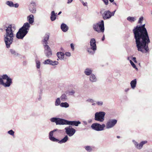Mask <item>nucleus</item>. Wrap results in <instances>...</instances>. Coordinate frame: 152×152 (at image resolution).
I'll use <instances>...</instances> for the list:
<instances>
[{"instance_id":"obj_1","label":"nucleus","mask_w":152,"mask_h":152,"mask_svg":"<svg viewBox=\"0 0 152 152\" xmlns=\"http://www.w3.org/2000/svg\"><path fill=\"white\" fill-rule=\"evenodd\" d=\"M145 24L137 26L133 30L136 47L139 51L146 53L149 51L148 44L150 40Z\"/></svg>"},{"instance_id":"obj_2","label":"nucleus","mask_w":152,"mask_h":152,"mask_svg":"<svg viewBox=\"0 0 152 152\" xmlns=\"http://www.w3.org/2000/svg\"><path fill=\"white\" fill-rule=\"evenodd\" d=\"M16 27L14 24H6L3 26V30L5 31L4 35V41L7 48H9L12 44L15 34L14 33Z\"/></svg>"},{"instance_id":"obj_3","label":"nucleus","mask_w":152,"mask_h":152,"mask_svg":"<svg viewBox=\"0 0 152 152\" xmlns=\"http://www.w3.org/2000/svg\"><path fill=\"white\" fill-rule=\"evenodd\" d=\"M30 27V24L26 22L24 23L17 33V38L18 39H23L28 32Z\"/></svg>"},{"instance_id":"obj_4","label":"nucleus","mask_w":152,"mask_h":152,"mask_svg":"<svg viewBox=\"0 0 152 152\" xmlns=\"http://www.w3.org/2000/svg\"><path fill=\"white\" fill-rule=\"evenodd\" d=\"M60 131V130L56 129L50 132L49 134V139L52 142H58L60 144L66 142L68 140V137L67 135H66L61 140H59L53 136V133L54 132H59Z\"/></svg>"},{"instance_id":"obj_5","label":"nucleus","mask_w":152,"mask_h":152,"mask_svg":"<svg viewBox=\"0 0 152 152\" xmlns=\"http://www.w3.org/2000/svg\"><path fill=\"white\" fill-rule=\"evenodd\" d=\"M12 80L7 75H4L0 77V85L6 88L9 87L12 83Z\"/></svg>"},{"instance_id":"obj_6","label":"nucleus","mask_w":152,"mask_h":152,"mask_svg":"<svg viewBox=\"0 0 152 152\" xmlns=\"http://www.w3.org/2000/svg\"><path fill=\"white\" fill-rule=\"evenodd\" d=\"M90 47L87 49V51L90 55H93L97 49L96 41L94 38H92L90 41Z\"/></svg>"},{"instance_id":"obj_7","label":"nucleus","mask_w":152,"mask_h":152,"mask_svg":"<svg viewBox=\"0 0 152 152\" xmlns=\"http://www.w3.org/2000/svg\"><path fill=\"white\" fill-rule=\"evenodd\" d=\"M93 28L95 31L97 32H99L100 31L103 32L104 30V21L101 20L100 22L94 24Z\"/></svg>"},{"instance_id":"obj_8","label":"nucleus","mask_w":152,"mask_h":152,"mask_svg":"<svg viewBox=\"0 0 152 152\" xmlns=\"http://www.w3.org/2000/svg\"><path fill=\"white\" fill-rule=\"evenodd\" d=\"M105 113L100 111L97 112L95 114L94 120L100 122H103L104 120Z\"/></svg>"},{"instance_id":"obj_9","label":"nucleus","mask_w":152,"mask_h":152,"mask_svg":"<svg viewBox=\"0 0 152 152\" xmlns=\"http://www.w3.org/2000/svg\"><path fill=\"white\" fill-rule=\"evenodd\" d=\"M50 121L55 122L56 125H64L67 124V120L58 118H52L50 119Z\"/></svg>"},{"instance_id":"obj_10","label":"nucleus","mask_w":152,"mask_h":152,"mask_svg":"<svg viewBox=\"0 0 152 152\" xmlns=\"http://www.w3.org/2000/svg\"><path fill=\"white\" fill-rule=\"evenodd\" d=\"M117 120L115 119H110L106 123V129H109L113 127L117 124Z\"/></svg>"},{"instance_id":"obj_11","label":"nucleus","mask_w":152,"mask_h":152,"mask_svg":"<svg viewBox=\"0 0 152 152\" xmlns=\"http://www.w3.org/2000/svg\"><path fill=\"white\" fill-rule=\"evenodd\" d=\"M64 129L66 133L69 137L72 136L76 132L75 129L70 126L68 127L65 128Z\"/></svg>"},{"instance_id":"obj_12","label":"nucleus","mask_w":152,"mask_h":152,"mask_svg":"<svg viewBox=\"0 0 152 152\" xmlns=\"http://www.w3.org/2000/svg\"><path fill=\"white\" fill-rule=\"evenodd\" d=\"M132 141L135 147L138 150H140L142 148L143 145L147 142V141H142L139 143H138L137 142H136L134 140H133Z\"/></svg>"},{"instance_id":"obj_13","label":"nucleus","mask_w":152,"mask_h":152,"mask_svg":"<svg viewBox=\"0 0 152 152\" xmlns=\"http://www.w3.org/2000/svg\"><path fill=\"white\" fill-rule=\"evenodd\" d=\"M44 52L48 58H49L52 55V51L49 46L48 45H44Z\"/></svg>"},{"instance_id":"obj_14","label":"nucleus","mask_w":152,"mask_h":152,"mask_svg":"<svg viewBox=\"0 0 152 152\" xmlns=\"http://www.w3.org/2000/svg\"><path fill=\"white\" fill-rule=\"evenodd\" d=\"M102 16L103 19L104 20L110 18L111 17L110 11L109 10L104 11L102 14Z\"/></svg>"},{"instance_id":"obj_15","label":"nucleus","mask_w":152,"mask_h":152,"mask_svg":"<svg viewBox=\"0 0 152 152\" xmlns=\"http://www.w3.org/2000/svg\"><path fill=\"white\" fill-rule=\"evenodd\" d=\"M36 3L32 1L31 3V5H30L29 10L32 13H35L36 10L35 8Z\"/></svg>"},{"instance_id":"obj_16","label":"nucleus","mask_w":152,"mask_h":152,"mask_svg":"<svg viewBox=\"0 0 152 152\" xmlns=\"http://www.w3.org/2000/svg\"><path fill=\"white\" fill-rule=\"evenodd\" d=\"M92 129L95 130L100 131H102L100 127V124L97 123L93 124L91 126Z\"/></svg>"},{"instance_id":"obj_17","label":"nucleus","mask_w":152,"mask_h":152,"mask_svg":"<svg viewBox=\"0 0 152 152\" xmlns=\"http://www.w3.org/2000/svg\"><path fill=\"white\" fill-rule=\"evenodd\" d=\"M80 124L81 122L79 121H69L67 120V125L77 126Z\"/></svg>"},{"instance_id":"obj_18","label":"nucleus","mask_w":152,"mask_h":152,"mask_svg":"<svg viewBox=\"0 0 152 152\" xmlns=\"http://www.w3.org/2000/svg\"><path fill=\"white\" fill-rule=\"evenodd\" d=\"M89 80L91 83H95L97 81V78L95 75L92 74L89 76Z\"/></svg>"},{"instance_id":"obj_19","label":"nucleus","mask_w":152,"mask_h":152,"mask_svg":"<svg viewBox=\"0 0 152 152\" xmlns=\"http://www.w3.org/2000/svg\"><path fill=\"white\" fill-rule=\"evenodd\" d=\"M27 20L30 24H32L34 22V15L32 14L29 15L27 16Z\"/></svg>"},{"instance_id":"obj_20","label":"nucleus","mask_w":152,"mask_h":152,"mask_svg":"<svg viewBox=\"0 0 152 152\" xmlns=\"http://www.w3.org/2000/svg\"><path fill=\"white\" fill-rule=\"evenodd\" d=\"M93 70L91 68H87L84 71V73L87 76H90L92 74Z\"/></svg>"},{"instance_id":"obj_21","label":"nucleus","mask_w":152,"mask_h":152,"mask_svg":"<svg viewBox=\"0 0 152 152\" xmlns=\"http://www.w3.org/2000/svg\"><path fill=\"white\" fill-rule=\"evenodd\" d=\"M49 37V35L48 34H46L44 37V39L42 40L43 42V45H47L48 44V40Z\"/></svg>"},{"instance_id":"obj_22","label":"nucleus","mask_w":152,"mask_h":152,"mask_svg":"<svg viewBox=\"0 0 152 152\" xmlns=\"http://www.w3.org/2000/svg\"><path fill=\"white\" fill-rule=\"evenodd\" d=\"M61 28L63 32H66L68 31L69 28L66 24L62 23L61 25Z\"/></svg>"},{"instance_id":"obj_23","label":"nucleus","mask_w":152,"mask_h":152,"mask_svg":"<svg viewBox=\"0 0 152 152\" xmlns=\"http://www.w3.org/2000/svg\"><path fill=\"white\" fill-rule=\"evenodd\" d=\"M57 56L59 59L63 60L64 58V54L62 52H58L57 53Z\"/></svg>"},{"instance_id":"obj_24","label":"nucleus","mask_w":152,"mask_h":152,"mask_svg":"<svg viewBox=\"0 0 152 152\" xmlns=\"http://www.w3.org/2000/svg\"><path fill=\"white\" fill-rule=\"evenodd\" d=\"M57 13L55 14L54 11H53L51 12L50 19L52 21H54L56 19Z\"/></svg>"},{"instance_id":"obj_25","label":"nucleus","mask_w":152,"mask_h":152,"mask_svg":"<svg viewBox=\"0 0 152 152\" xmlns=\"http://www.w3.org/2000/svg\"><path fill=\"white\" fill-rule=\"evenodd\" d=\"M137 84V80L136 79H134L132 80L130 82V85L132 88L134 89L136 86Z\"/></svg>"},{"instance_id":"obj_26","label":"nucleus","mask_w":152,"mask_h":152,"mask_svg":"<svg viewBox=\"0 0 152 152\" xmlns=\"http://www.w3.org/2000/svg\"><path fill=\"white\" fill-rule=\"evenodd\" d=\"M10 51L11 54L14 57H16L18 55V54L13 49H10Z\"/></svg>"},{"instance_id":"obj_27","label":"nucleus","mask_w":152,"mask_h":152,"mask_svg":"<svg viewBox=\"0 0 152 152\" xmlns=\"http://www.w3.org/2000/svg\"><path fill=\"white\" fill-rule=\"evenodd\" d=\"M60 106L62 107L67 108L69 107V104L66 102H62L61 103Z\"/></svg>"},{"instance_id":"obj_28","label":"nucleus","mask_w":152,"mask_h":152,"mask_svg":"<svg viewBox=\"0 0 152 152\" xmlns=\"http://www.w3.org/2000/svg\"><path fill=\"white\" fill-rule=\"evenodd\" d=\"M127 20L131 22H134L136 20V18L135 17H132L129 16L127 18Z\"/></svg>"},{"instance_id":"obj_29","label":"nucleus","mask_w":152,"mask_h":152,"mask_svg":"<svg viewBox=\"0 0 152 152\" xmlns=\"http://www.w3.org/2000/svg\"><path fill=\"white\" fill-rule=\"evenodd\" d=\"M61 99L63 101H66L67 99V96L66 94H62L60 97Z\"/></svg>"},{"instance_id":"obj_30","label":"nucleus","mask_w":152,"mask_h":152,"mask_svg":"<svg viewBox=\"0 0 152 152\" xmlns=\"http://www.w3.org/2000/svg\"><path fill=\"white\" fill-rule=\"evenodd\" d=\"M66 94H68L69 95L72 96L75 93V90L72 89L69 91H66Z\"/></svg>"},{"instance_id":"obj_31","label":"nucleus","mask_w":152,"mask_h":152,"mask_svg":"<svg viewBox=\"0 0 152 152\" xmlns=\"http://www.w3.org/2000/svg\"><path fill=\"white\" fill-rule=\"evenodd\" d=\"M36 67L37 69H39L40 67L41 63L38 60H35Z\"/></svg>"},{"instance_id":"obj_32","label":"nucleus","mask_w":152,"mask_h":152,"mask_svg":"<svg viewBox=\"0 0 152 152\" xmlns=\"http://www.w3.org/2000/svg\"><path fill=\"white\" fill-rule=\"evenodd\" d=\"M61 103L60 98H57L55 102V105L56 106H58L59 105H60Z\"/></svg>"},{"instance_id":"obj_33","label":"nucleus","mask_w":152,"mask_h":152,"mask_svg":"<svg viewBox=\"0 0 152 152\" xmlns=\"http://www.w3.org/2000/svg\"><path fill=\"white\" fill-rule=\"evenodd\" d=\"M6 4L10 7H13V2L12 1H7L6 2Z\"/></svg>"},{"instance_id":"obj_34","label":"nucleus","mask_w":152,"mask_h":152,"mask_svg":"<svg viewBox=\"0 0 152 152\" xmlns=\"http://www.w3.org/2000/svg\"><path fill=\"white\" fill-rule=\"evenodd\" d=\"M85 149L88 152H90L92 150V148L90 146H86L85 147Z\"/></svg>"},{"instance_id":"obj_35","label":"nucleus","mask_w":152,"mask_h":152,"mask_svg":"<svg viewBox=\"0 0 152 152\" xmlns=\"http://www.w3.org/2000/svg\"><path fill=\"white\" fill-rule=\"evenodd\" d=\"M58 62L57 61H53L51 60L50 65L54 66L57 65Z\"/></svg>"},{"instance_id":"obj_36","label":"nucleus","mask_w":152,"mask_h":152,"mask_svg":"<svg viewBox=\"0 0 152 152\" xmlns=\"http://www.w3.org/2000/svg\"><path fill=\"white\" fill-rule=\"evenodd\" d=\"M132 66L134 69H135L137 70H138V68L136 67L134 64L132 62L131 60H129Z\"/></svg>"},{"instance_id":"obj_37","label":"nucleus","mask_w":152,"mask_h":152,"mask_svg":"<svg viewBox=\"0 0 152 152\" xmlns=\"http://www.w3.org/2000/svg\"><path fill=\"white\" fill-rule=\"evenodd\" d=\"M51 60L50 59H48L45 61L43 62V64H50Z\"/></svg>"},{"instance_id":"obj_38","label":"nucleus","mask_w":152,"mask_h":152,"mask_svg":"<svg viewBox=\"0 0 152 152\" xmlns=\"http://www.w3.org/2000/svg\"><path fill=\"white\" fill-rule=\"evenodd\" d=\"M100 127L101 131H103L104 130V128L106 127V124H100Z\"/></svg>"},{"instance_id":"obj_39","label":"nucleus","mask_w":152,"mask_h":152,"mask_svg":"<svg viewBox=\"0 0 152 152\" xmlns=\"http://www.w3.org/2000/svg\"><path fill=\"white\" fill-rule=\"evenodd\" d=\"M7 133L11 135H14V132L12 130H10L9 131H8Z\"/></svg>"},{"instance_id":"obj_40","label":"nucleus","mask_w":152,"mask_h":152,"mask_svg":"<svg viewBox=\"0 0 152 152\" xmlns=\"http://www.w3.org/2000/svg\"><path fill=\"white\" fill-rule=\"evenodd\" d=\"M80 1L82 3L84 6H87L88 4L87 2H84L83 0H80Z\"/></svg>"},{"instance_id":"obj_41","label":"nucleus","mask_w":152,"mask_h":152,"mask_svg":"<svg viewBox=\"0 0 152 152\" xmlns=\"http://www.w3.org/2000/svg\"><path fill=\"white\" fill-rule=\"evenodd\" d=\"M96 104L98 105L99 106H101L103 104V102L102 101H97L96 102Z\"/></svg>"},{"instance_id":"obj_42","label":"nucleus","mask_w":152,"mask_h":152,"mask_svg":"<svg viewBox=\"0 0 152 152\" xmlns=\"http://www.w3.org/2000/svg\"><path fill=\"white\" fill-rule=\"evenodd\" d=\"M143 20V18L142 17H141L139 19L138 23H141Z\"/></svg>"},{"instance_id":"obj_43","label":"nucleus","mask_w":152,"mask_h":152,"mask_svg":"<svg viewBox=\"0 0 152 152\" xmlns=\"http://www.w3.org/2000/svg\"><path fill=\"white\" fill-rule=\"evenodd\" d=\"M103 2H104V3L105 4L107 5L109 3V1L108 0H102Z\"/></svg>"},{"instance_id":"obj_44","label":"nucleus","mask_w":152,"mask_h":152,"mask_svg":"<svg viewBox=\"0 0 152 152\" xmlns=\"http://www.w3.org/2000/svg\"><path fill=\"white\" fill-rule=\"evenodd\" d=\"M86 101L88 102H90L91 103H93L94 101V100L91 99H88Z\"/></svg>"},{"instance_id":"obj_45","label":"nucleus","mask_w":152,"mask_h":152,"mask_svg":"<svg viewBox=\"0 0 152 152\" xmlns=\"http://www.w3.org/2000/svg\"><path fill=\"white\" fill-rule=\"evenodd\" d=\"M65 55L66 56L69 57L71 56V53L69 52H66L65 53Z\"/></svg>"},{"instance_id":"obj_46","label":"nucleus","mask_w":152,"mask_h":152,"mask_svg":"<svg viewBox=\"0 0 152 152\" xmlns=\"http://www.w3.org/2000/svg\"><path fill=\"white\" fill-rule=\"evenodd\" d=\"M70 46L72 50L73 51L74 50V46L73 43L70 44Z\"/></svg>"},{"instance_id":"obj_47","label":"nucleus","mask_w":152,"mask_h":152,"mask_svg":"<svg viewBox=\"0 0 152 152\" xmlns=\"http://www.w3.org/2000/svg\"><path fill=\"white\" fill-rule=\"evenodd\" d=\"M116 11V10H115L113 12H111L110 11V15H111V17L112 16H113L115 14V12Z\"/></svg>"},{"instance_id":"obj_48","label":"nucleus","mask_w":152,"mask_h":152,"mask_svg":"<svg viewBox=\"0 0 152 152\" xmlns=\"http://www.w3.org/2000/svg\"><path fill=\"white\" fill-rule=\"evenodd\" d=\"M19 7V4L18 3H16L15 4H13V7L15 8H18Z\"/></svg>"},{"instance_id":"obj_49","label":"nucleus","mask_w":152,"mask_h":152,"mask_svg":"<svg viewBox=\"0 0 152 152\" xmlns=\"http://www.w3.org/2000/svg\"><path fill=\"white\" fill-rule=\"evenodd\" d=\"M132 59L135 63H137V61L136 60V58L135 57H133Z\"/></svg>"},{"instance_id":"obj_50","label":"nucleus","mask_w":152,"mask_h":152,"mask_svg":"<svg viewBox=\"0 0 152 152\" xmlns=\"http://www.w3.org/2000/svg\"><path fill=\"white\" fill-rule=\"evenodd\" d=\"M38 74H39V77H41V71L40 70H38Z\"/></svg>"},{"instance_id":"obj_51","label":"nucleus","mask_w":152,"mask_h":152,"mask_svg":"<svg viewBox=\"0 0 152 152\" xmlns=\"http://www.w3.org/2000/svg\"><path fill=\"white\" fill-rule=\"evenodd\" d=\"M72 0H68L67 3L68 4L71 3L72 2Z\"/></svg>"},{"instance_id":"obj_52","label":"nucleus","mask_w":152,"mask_h":152,"mask_svg":"<svg viewBox=\"0 0 152 152\" xmlns=\"http://www.w3.org/2000/svg\"><path fill=\"white\" fill-rule=\"evenodd\" d=\"M42 99V97L41 96H39V97L38 98V99L39 101H40Z\"/></svg>"},{"instance_id":"obj_53","label":"nucleus","mask_w":152,"mask_h":152,"mask_svg":"<svg viewBox=\"0 0 152 152\" xmlns=\"http://www.w3.org/2000/svg\"><path fill=\"white\" fill-rule=\"evenodd\" d=\"M83 122L84 124L85 125H87V123L86 121H83Z\"/></svg>"},{"instance_id":"obj_54","label":"nucleus","mask_w":152,"mask_h":152,"mask_svg":"<svg viewBox=\"0 0 152 152\" xmlns=\"http://www.w3.org/2000/svg\"><path fill=\"white\" fill-rule=\"evenodd\" d=\"M104 39H105L104 35L102 38V41H104Z\"/></svg>"},{"instance_id":"obj_55","label":"nucleus","mask_w":152,"mask_h":152,"mask_svg":"<svg viewBox=\"0 0 152 152\" xmlns=\"http://www.w3.org/2000/svg\"><path fill=\"white\" fill-rule=\"evenodd\" d=\"M129 88H127V89H126L125 90V92H127V91H129Z\"/></svg>"},{"instance_id":"obj_56","label":"nucleus","mask_w":152,"mask_h":152,"mask_svg":"<svg viewBox=\"0 0 152 152\" xmlns=\"http://www.w3.org/2000/svg\"><path fill=\"white\" fill-rule=\"evenodd\" d=\"M112 4H113L115 5L116 6L117 5V4H116V3L115 2H114V1L113 2H112Z\"/></svg>"},{"instance_id":"obj_57","label":"nucleus","mask_w":152,"mask_h":152,"mask_svg":"<svg viewBox=\"0 0 152 152\" xmlns=\"http://www.w3.org/2000/svg\"><path fill=\"white\" fill-rule=\"evenodd\" d=\"M88 121L89 123H91L92 122V120L91 119H89L88 120Z\"/></svg>"},{"instance_id":"obj_58","label":"nucleus","mask_w":152,"mask_h":152,"mask_svg":"<svg viewBox=\"0 0 152 152\" xmlns=\"http://www.w3.org/2000/svg\"><path fill=\"white\" fill-rule=\"evenodd\" d=\"M109 1L110 2H112L114 1V0H109Z\"/></svg>"},{"instance_id":"obj_59","label":"nucleus","mask_w":152,"mask_h":152,"mask_svg":"<svg viewBox=\"0 0 152 152\" xmlns=\"http://www.w3.org/2000/svg\"><path fill=\"white\" fill-rule=\"evenodd\" d=\"M61 13V11L59 12L58 14V15H60Z\"/></svg>"},{"instance_id":"obj_60","label":"nucleus","mask_w":152,"mask_h":152,"mask_svg":"<svg viewBox=\"0 0 152 152\" xmlns=\"http://www.w3.org/2000/svg\"><path fill=\"white\" fill-rule=\"evenodd\" d=\"M117 137L118 138H120V136H117Z\"/></svg>"},{"instance_id":"obj_61","label":"nucleus","mask_w":152,"mask_h":152,"mask_svg":"<svg viewBox=\"0 0 152 152\" xmlns=\"http://www.w3.org/2000/svg\"><path fill=\"white\" fill-rule=\"evenodd\" d=\"M127 59H128V60H129V57H128V58H127Z\"/></svg>"},{"instance_id":"obj_62","label":"nucleus","mask_w":152,"mask_h":152,"mask_svg":"<svg viewBox=\"0 0 152 152\" xmlns=\"http://www.w3.org/2000/svg\"><path fill=\"white\" fill-rule=\"evenodd\" d=\"M95 104V103H93L92 104V105H94Z\"/></svg>"},{"instance_id":"obj_63","label":"nucleus","mask_w":152,"mask_h":152,"mask_svg":"<svg viewBox=\"0 0 152 152\" xmlns=\"http://www.w3.org/2000/svg\"><path fill=\"white\" fill-rule=\"evenodd\" d=\"M58 59H59L58 58V59H57V60L58 61Z\"/></svg>"},{"instance_id":"obj_64","label":"nucleus","mask_w":152,"mask_h":152,"mask_svg":"<svg viewBox=\"0 0 152 152\" xmlns=\"http://www.w3.org/2000/svg\"><path fill=\"white\" fill-rule=\"evenodd\" d=\"M41 92H42V90H41Z\"/></svg>"}]
</instances>
